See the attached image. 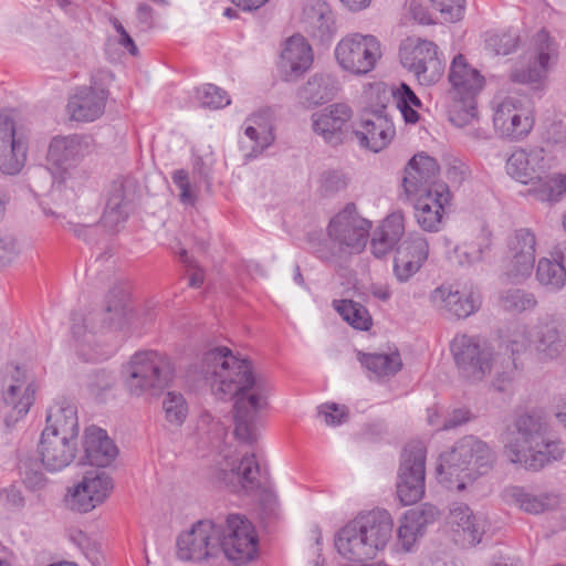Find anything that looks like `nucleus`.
<instances>
[{"mask_svg": "<svg viewBox=\"0 0 566 566\" xmlns=\"http://www.w3.org/2000/svg\"><path fill=\"white\" fill-rule=\"evenodd\" d=\"M201 373L212 380L220 398H234L235 437L245 443L258 439L256 420L269 406L272 385L253 373L252 364L232 354L227 347H214L203 354Z\"/></svg>", "mask_w": 566, "mask_h": 566, "instance_id": "nucleus-1", "label": "nucleus"}, {"mask_svg": "<svg viewBox=\"0 0 566 566\" xmlns=\"http://www.w3.org/2000/svg\"><path fill=\"white\" fill-rule=\"evenodd\" d=\"M503 436L504 453L514 463L531 471L559 461L565 454L563 443L553 438L548 427L539 418L522 415Z\"/></svg>", "mask_w": 566, "mask_h": 566, "instance_id": "nucleus-2", "label": "nucleus"}, {"mask_svg": "<svg viewBox=\"0 0 566 566\" xmlns=\"http://www.w3.org/2000/svg\"><path fill=\"white\" fill-rule=\"evenodd\" d=\"M394 522L386 510H371L358 514L337 531L334 544L345 559L367 565L384 551L391 538Z\"/></svg>", "mask_w": 566, "mask_h": 566, "instance_id": "nucleus-3", "label": "nucleus"}, {"mask_svg": "<svg viewBox=\"0 0 566 566\" xmlns=\"http://www.w3.org/2000/svg\"><path fill=\"white\" fill-rule=\"evenodd\" d=\"M495 461L496 454L485 441L465 436L439 455L437 478L447 488L462 491L468 482L489 472Z\"/></svg>", "mask_w": 566, "mask_h": 566, "instance_id": "nucleus-4", "label": "nucleus"}, {"mask_svg": "<svg viewBox=\"0 0 566 566\" xmlns=\"http://www.w3.org/2000/svg\"><path fill=\"white\" fill-rule=\"evenodd\" d=\"M213 431L211 444L219 450V454L211 468V480L233 492L255 490L260 484V467L255 455L247 453L239 459L235 455V449L226 443L228 431L220 421L213 423Z\"/></svg>", "mask_w": 566, "mask_h": 566, "instance_id": "nucleus-5", "label": "nucleus"}, {"mask_svg": "<svg viewBox=\"0 0 566 566\" xmlns=\"http://www.w3.org/2000/svg\"><path fill=\"white\" fill-rule=\"evenodd\" d=\"M93 139L87 135L55 136L49 145L46 164L52 186L76 190L85 178L78 163L92 151Z\"/></svg>", "mask_w": 566, "mask_h": 566, "instance_id": "nucleus-6", "label": "nucleus"}, {"mask_svg": "<svg viewBox=\"0 0 566 566\" xmlns=\"http://www.w3.org/2000/svg\"><path fill=\"white\" fill-rule=\"evenodd\" d=\"M170 359L156 350L135 353L123 366L124 385L130 396H155L172 379Z\"/></svg>", "mask_w": 566, "mask_h": 566, "instance_id": "nucleus-7", "label": "nucleus"}, {"mask_svg": "<svg viewBox=\"0 0 566 566\" xmlns=\"http://www.w3.org/2000/svg\"><path fill=\"white\" fill-rule=\"evenodd\" d=\"M448 81L450 84L449 96L453 102L455 116L463 122H470L476 117V97L485 86V77L469 63L468 59L459 53L449 67Z\"/></svg>", "mask_w": 566, "mask_h": 566, "instance_id": "nucleus-8", "label": "nucleus"}, {"mask_svg": "<svg viewBox=\"0 0 566 566\" xmlns=\"http://www.w3.org/2000/svg\"><path fill=\"white\" fill-rule=\"evenodd\" d=\"M451 353L460 375L470 381H481L493 370L502 371L500 354L486 343L468 335H458L451 343ZM496 380L494 377L493 382Z\"/></svg>", "mask_w": 566, "mask_h": 566, "instance_id": "nucleus-9", "label": "nucleus"}, {"mask_svg": "<svg viewBox=\"0 0 566 566\" xmlns=\"http://www.w3.org/2000/svg\"><path fill=\"white\" fill-rule=\"evenodd\" d=\"M334 56L338 66L353 75H366L375 70L382 56L381 43L373 34L352 32L335 45Z\"/></svg>", "mask_w": 566, "mask_h": 566, "instance_id": "nucleus-10", "label": "nucleus"}, {"mask_svg": "<svg viewBox=\"0 0 566 566\" xmlns=\"http://www.w3.org/2000/svg\"><path fill=\"white\" fill-rule=\"evenodd\" d=\"M401 65L420 85L431 86L438 83L444 72V65L439 59L438 46L432 41L409 36L399 46Z\"/></svg>", "mask_w": 566, "mask_h": 566, "instance_id": "nucleus-11", "label": "nucleus"}, {"mask_svg": "<svg viewBox=\"0 0 566 566\" xmlns=\"http://www.w3.org/2000/svg\"><path fill=\"white\" fill-rule=\"evenodd\" d=\"M492 111L494 129L503 138L523 140L534 127V108L525 98L511 95L495 96Z\"/></svg>", "mask_w": 566, "mask_h": 566, "instance_id": "nucleus-12", "label": "nucleus"}, {"mask_svg": "<svg viewBox=\"0 0 566 566\" xmlns=\"http://www.w3.org/2000/svg\"><path fill=\"white\" fill-rule=\"evenodd\" d=\"M222 525L211 520L198 521L181 532L176 541L177 557L184 562L201 563L221 553Z\"/></svg>", "mask_w": 566, "mask_h": 566, "instance_id": "nucleus-13", "label": "nucleus"}, {"mask_svg": "<svg viewBox=\"0 0 566 566\" xmlns=\"http://www.w3.org/2000/svg\"><path fill=\"white\" fill-rule=\"evenodd\" d=\"M427 449L422 442L409 443L401 454L397 479V496L403 505H412L424 494Z\"/></svg>", "mask_w": 566, "mask_h": 566, "instance_id": "nucleus-14", "label": "nucleus"}, {"mask_svg": "<svg viewBox=\"0 0 566 566\" xmlns=\"http://www.w3.org/2000/svg\"><path fill=\"white\" fill-rule=\"evenodd\" d=\"M371 222L360 217L354 203H348L329 222V239L339 251L360 252L367 242Z\"/></svg>", "mask_w": 566, "mask_h": 566, "instance_id": "nucleus-15", "label": "nucleus"}, {"mask_svg": "<svg viewBox=\"0 0 566 566\" xmlns=\"http://www.w3.org/2000/svg\"><path fill=\"white\" fill-rule=\"evenodd\" d=\"M112 488V480L104 471H88L80 482L67 489L65 505L74 512H91L106 500Z\"/></svg>", "mask_w": 566, "mask_h": 566, "instance_id": "nucleus-16", "label": "nucleus"}, {"mask_svg": "<svg viewBox=\"0 0 566 566\" xmlns=\"http://www.w3.org/2000/svg\"><path fill=\"white\" fill-rule=\"evenodd\" d=\"M532 347V329L525 324H510L501 335V349L511 355L504 357L500 354L502 371H497L494 388L499 391H506L516 371L515 356Z\"/></svg>", "mask_w": 566, "mask_h": 566, "instance_id": "nucleus-17", "label": "nucleus"}, {"mask_svg": "<svg viewBox=\"0 0 566 566\" xmlns=\"http://www.w3.org/2000/svg\"><path fill=\"white\" fill-rule=\"evenodd\" d=\"M227 528L228 534L222 533L221 537V553L237 563L251 560L258 549V537L251 522L240 514H230Z\"/></svg>", "mask_w": 566, "mask_h": 566, "instance_id": "nucleus-18", "label": "nucleus"}, {"mask_svg": "<svg viewBox=\"0 0 566 566\" xmlns=\"http://www.w3.org/2000/svg\"><path fill=\"white\" fill-rule=\"evenodd\" d=\"M27 137L13 119L0 113V170L7 175L21 171L27 160Z\"/></svg>", "mask_w": 566, "mask_h": 566, "instance_id": "nucleus-19", "label": "nucleus"}, {"mask_svg": "<svg viewBox=\"0 0 566 566\" xmlns=\"http://www.w3.org/2000/svg\"><path fill=\"white\" fill-rule=\"evenodd\" d=\"M537 240L527 228L515 230L507 241L509 261L506 274L516 280H524L532 273L535 263Z\"/></svg>", "mask_w": 566, "mask_h": 566, "instance_id": "nucleus-20", "label": "nucleus"}, {"mask_svg": "<svg viewBox=\"0 0 566 566\" xmlns=\"http://www.w3.org/2000/svg\"><path fill=\"white\" fill-rule=\"evenodd\" d=\"M415 198V217L422 230L434 232L440 229L444 209L451 201L447 185H436L431 190L409 195Z\"/></svg>", "mask_w": 566, "mask_h": 566, "instance_id": "nucleus-21", "label": "nucleus"}, {"mask_svg": "<svg viewBox=\"0 0 566 566\" xmlns=\"http://www.w3.org/2000/svg\"><path fill=\"white\" fill-rule=\"evenodd\" d=\"M553 166L544 147L516 148L506 159V172L522 184H528Z\"/></svg>", "mask_w": 566, "mask_h": 566, "instance_id": "nucleus-22", "label": "nucleus"}, {"mask_svg": "<svg viewBox=\"0 0 566 566\" xmlns=\"http://www.w3.org/2000/svg\"><path fill=\"white\" fill-rule=\"evenodd\" d=\"M350 118L349 106L336 103L312 114V129L325 143L337 146L345 139Z\"/></svg>", "mask_w": 566, "mask_h": 566, "instance_id": "nucleus-23", "label": "nucleus"}, {"mask_svg": "<svg viewBox=\"0 0 566 566\" xmlns=\"http://www.w3.org/2000/svg\"><path fill=\"white\" fill-rule=\"evenodd\" d=\"M448 525L457 542L463 546H474L482 541L488 522L483 514L474 513L469 505L454 503L449 511Z\"/></svg>", "mask_w": 566, "mask_h": 566, "instance_id": "nucleus-24", "label": "nucleus"}, {"mask_svg": "<svg viewBox=\"0 0 566 566\" xmlns=\"http://www.w3.org/2000/svg\"><path fill=\"white\" fill-rule=\"evenodd\" d=\"M108 91L102 86L84 85L70 95L66 111L72 120L90 123L105 112Z\"/></svg>", "mask_w": 566, "mask_h": 566, "instance_id": "nucleus-25", "label": "nucleus"}, {"mask_svg": "<svg viewBox=\"0 0 566 566\" xmlns=\"http://www.w3.org/2000/svg\"><path fill=\"white\" fill-rule=\"evenodd\" d=\"M430 301L438 310L453 317L465 318L475 313L481 305V296L476 291H459L453 285H441L430 294Z\"/></svg>", "mask_w": 566, "mask_h": 566, "instance_id": "nucleus-26", "label": "nucleus"}, {"mask_svg": "<svg viewBox=\"0 0 566 566\" xmlns=\"http://www.w3.org/2000/svg\"><path fill=\"white\" fill-rule=\"evenodd\" d=\"M536 60L527 70L515 67L512 70L510 78L513 82L522 84H539L542 83L549 70L551 61L557 59V44L549 34L542 30L536 34Z\"/></svg>", "mask_w": 566, "mask_h": 566, "instance_id": "nucleus-27", "label": "nucleus"}, {"mask_svg": "<svg viewBox=\"0 0 566 566\" xmlns=\"http://www.w3.org/2000/svg\"><path fill=\"white\" fill-rule=\"evenodd\" d=\"M506 503L526 514L538 515L559 507L560 494L555 491H534L523 486H509L503 491Z\"/></svg>", "mask_w": 566, "mask_h": 566, "instance_id": "nucleus-28", "label": "nucleus"}, {"mask_svg": "<svg viewBox=\"0 0 566 566\" xmlns=\"http://www.w3.org/2000/svg\"><path fill=\"white\" fill-rule=\"evenodd\" d=\"M355 136L361 148L379 153L391 144L396 136V129L387 115L374 113L361 120L355 130Z\"/></svg>", "mask_w": 566, "mask_h": 566, "instance_id": "nucleus-29", "label": "nucleus"}, {"mask_svg": "<svg viewBox=\"0 0 566 566\" xmlns=\"http://www.w3.org/2000/svg\"><path fill=\"white\" fill-rule=\"evenodd\" d=\"M76 452V439L42 432L38 453L48 471L57 472L69 467L74 461Z\"/></svg>", "mask_w": 566, "mask_h": 566, "instance_id": "nucleus-30", "label": "nucleus"}, {"mask_svg": "<svg viewBox=\"0 0 566 566\" xmlns=\"http://www.w3.org/2000/svg\"><path fill=\"white\" fill-rule=\"evenodd\" d=\"M438 174L439 165L434 158L424 154L415 155L405 168V192L409 196L431 190L436 185H444L437 180Z\"/></svg>", "mask_w": 566, "mask_h": 566, "instance_id": "nucleus-31", "label": "nucleus"}, {"mask_svg": "<svg viewBox=\"0 0 566 566\" xmlns=\"http://www.w3.org/2000/svg\"><path fill=\"white\" fill-rule=\"evenodd\" d=\"M313 62V49L304 36L296 34L285 41L280 69L286 81L301 77L312 67Z\"/></svg>", "mask_w": 566, "mask_h": 566, "instance_id": "nucleus-32", "label": "nucleus"}, {"mask_svg": "<svg viewBox=\"0 0 566 566\" xmlns=\"http://www.w3.org/2000/svg\"><path fill=\"white\" fill-rule=\"evenodd\" d=\"M429 255V243L420 234L405 240L399 248L394 261V272L398 281L407 282L413 276Z\"/></svg>", "mask_w": 566, "mask_h": 566, "instance_id": "nucleus-33", "label": "nucleus"}, {"mask_svg": "<svg viewBox=\"0 0 566 566\" xmlns=\"http://www.w3.org/2000/svg\"><path fill=\"white\" fill-rule=\"evenodd\" d=\"M133 190L134 185L132 180L126 178H118L111 184L105 209L101 218L104 228L116 230L119 224L126 221Z\"/></svg>", "mask_w": 566, "mask_h": 566, "instance_id": "nucleus-34", "label": "nucleus"}, {"mask_svg": "<svg viewBox=\"0 0 566 566\" xmlns=\"http://www.w3.org/2000/svg\"><path fill=\"white\" fill-rule=\"evenodd\" d=\"M12 378L14 384L9 385L3 391V401L12 409L7 417L8 423L18 421L29 412L36 390L33 382H28V374L24 369L15 367Z\"/></svg>", "mask_w": 566, "mask_h": 566, "instance_id": "nucleus-35", "label": "nucleus"}, {"mask_svg": "<svg viewBox=\"0 0 566 566\" xmlns=\"http://www.w3.org/2000/svg\"><path fill=\"white\" fill-rule=\"evenodd\" d=\"M243 129L245 137L251 142V150L245 154V157L254 159L269 148L275 139L272 112L269 108H262L253 113L245 119Z\"/></svg>", "mask_w": 566, "mask_h": 566, "instance_id": "nucleus-36", "label": "nucleus"}, {"mask_svg": "<svg viewBox=\"0 0 566 566\" xmlns=\"http://www.w3.org/2000/svg\"><path fill=\"white\" fill-rule=\"evenodd\" d=\"M78 431L75 406L65 398L55 400L48 410L46 426L42 432L77 440Z\"/></svg>", "mask_w": 566, "mask_h": 566, "instance_id": "nucleus-37", "label": "nucleus"}, {"mask_svg": "<svg viewBox=\"0 0 566 566\" xmlns=\"http://www.w3.org/2000/svg\"><path fill=\"white\" fill-rule=\"evenodd\" d=\"M438 514V509L431 504H423L420 509L405 513L398 527V539L406 551L411 549L417 539L423 535L426 527L436 521Z\"/></svg>", "mask_w": 566, "mask_h": 566, "instance_id": "nucleus-38", "label": "nucleus"}, {"mask_svg": "<svg viewBox=\"0 0 566 566\" xmlns=\"http://www.w3.org/2000/svg\"><path fill=\"white\" fill-rule=\"evenodd\" d=\"M83 447L86 462L98 468L111 464L117 454V448L106 431L94 426L85 430Z\"/></svg>", "mask_w": 566, "mask_h": 566, "instance_id": "nucleus-39", "label": "nucleus"}, {"mask_svg": "<svg viewBox=\"0 0 566 566\" xmlns=\"http://www.w3.org/2000/svg\"><path fill=\"white\" fill-rule=\"evenodd\" d=\"M339 83L331 73H315L298 90V98L306 106H317L335 97Z\"/></svg>", "mask_w": 566, "mask_h": 566, "instance_id": "nucleus-40", "label": "nucleus"}, {"mask_svg": "<svg viewBox=\"0 0 566 566\" xmlns=\"http://www.w3.org/2000/svg\"><path fill=\"white\" fill-rule=\"evenodd\" d=\"M405 232V218L402 212L390 213L374 232L371 250L375 256L386 255L401 239Z\"/></svg>", "mask_w": 566, "mask_h": 566, "instance_id": "nucleus-41", "label": "nucleus"}, {"mask_svg": "<svg viewBox=\"0 0 566 566\" xmlns=\"http://www.w3.org/2000/svg\"><path fill=\"white\" fill-rule=\"evenodd\" d=\"M535 277L538 284L549 293H557L566 286V268L560 252L552 258H541L537 262Z\"/></svg>", "mask_w": 566, "mask_h": 566, "instance_id": "nucleus-42", "label": "nucleus"}, {"mask_svg": "<svg viewBox=\"0 0 566 566\" xmlns=\"http://www.w3.org/2000/svg\"><path fill=\"white\" fill-rule=\"evenodd\" d=\"M532 347L541 361L557 358L564 349L559 328L554 324H543L532 331Z\"/></svg>", "mask_w": 566, "mask_h": 566, "instance_id": "nucleus-43", "label": "nucleus"}, {"mask_svg": "<svg viewBox=\"0 0 566 566\" xmlns=\"http://www.w3.org/2000/svg\"><path fill=\"white\" fill-rule=\"evenodd\" d=\"M86 318L77 314L72 317L71 329L77 343L78 354L87 361L107 358L112 354V350L97 348L95 334L86 331Z\"/></svg>", "mask_w": 566, "mask_h": 566, "instance_id": "nucleus-44", "label": "nucleus"}, {"mask_svg": "<svg viewBox=\"0 0 566 566\" xmlns=\"http://www.w3.org/2000/svg\"><path fill=\"white\" fill-rule=\"evenodd\" d=\"M302 22L312 36L323 39L331 29V15L326 3L323 0H305Z\"/></svg>", "mask_w": 566, "mask_h": 566, "instance_id": "nucleus-45", "label": "nucleus"}, {"mask_svg": "<svg viewBox=\"0 0 566 566\" xmlns=\"http://www.w3.org/2000/svg\"><path fill=\"white\" fill-rule=\"evenodd\" d=\"M357 358L377 378L392 377L402 367L401 357L398 352L389 354H364L359 352Z\"/></svg>", "mask_w": 566, "mask_h": 566, "instance_id": "nucleus-46", "label": "nucleus"}, {"mask_svg": "<svg viewBox=\"0 0 566 566\" xmlns=\"http://www.w3.org/2000/svg\"><path fill=\"white\" fill-rule=\"evenodd\" d=\"M334 308L356 329L367 331L371 325V317L368 311L359 303L352 300L334 301Z\"/></svg>", "mask_w": 566, "mask_h": 566, "instance_id": "nucleus-47", "label": "nucleus"}, {"mask_svg": "<svg viewBox=\"0 0 566 566\" xmlns=\"http://www.w3.org/2000/svg\"><path fill=\"white\" fill-rule=\"evenodd\" d=\"M392 96L405 122L416 124L419 120V114L416 108H420L422 103L410 86L406 83H400L392 91Z\"/></svg>", "mask_w": 566, "mask_h": 566, "instance_id": "nucleus-48", "label": "nucleus"}, {"mask_svg": "<svg viewBox=\"0 0 566 566\" xmlns=\"http://www.w3.org/2000/svg\"><path fill=\"white\" fill-rule=\"evenodd\" d=\"M530 193L542 202H556L566 193V175L554 174L544 180H539L538 186L530 189Z\"/></svg>", "mask_w": 566, "mask_h": 566, "instance_id": "nucleus-49", "label": "nucleus"}, {"mask_svg": "<svg viewBox=\"0 0 566 566\" xmlns=\"http://www.w3.org/2000/svg\"><path fill=\"white\" fill-rule=\"evenodd\" d=\"M485 49L494 55H509L518 45V35L513 31H492L485 34Z\"/></svg>", "mask_w": 566, "mask_h": 566, "instance_id": "nucleus-50", "label": "nucleus"}, {"mask_svg": "<svg viewBox=\"0 0 566 566\" xmlns=\"http://www.w3.org/2000/svg\"><path fill=\"white\" fill-rule=\"evenodd\" d=\"M501 305L506 311L522 313L533 310L537 305V300L531 292L512 289L501 296Z\"/></svg>", "mask_w": 566, "mask_h": 566, "instance_id": "nucleus-51", "label": "nucleus"}, {"mask_svg": "<svg viewBox=\"0 0 566 566\" xmlns=\"http://www.w3.org/2000/svg\"><path fill=\"white\" fill-rule=\"evenodd\" d=\"M440 23H453L464 15V0H429Z\"/></svg>", "mask_w": 566, "mask_h": 566, "instance_id": "nucleus-52", "label": "nucleus"}, {"mask_svg": "<svg viewBox=\"0 0 566 566\" xmlns=\"http://www.w3.org/2000/svg\"><path fill=\"white\" fill-rule=\"evenodd\" d=\"M196 99L200 106L212 109L228 106L231 102L228 93L213 84H205L196 88Z\"/></svg>", "mask_w": 566, "mask_h": 566, "instance_id": "nucleus-53", "label": "nucleus"}, {"mask_svg": "<svg viewBox=\"0 0 566 566\" xmlns=\"http://www.w3.org/2000/svg\"><path fill=\"white\" fill-rule=\"evenodd\" d=\"M166 419L172 424H181L188 413L185 398L180 394L168 392L163 401Z\"/></svg>", "mask_w": 566, "mask_h": 566, "instance_id": "nucleus-54", "label": "nucleus"}, {"mask_svg": "<svg viewBox=\"0 0 566 566\" xmlns=\"http://www.w3.org/2000/svg\"><path fill=\"white\" fill-rule=\"evenodd\" d=\"M407 13L419 24H436L438 17L434 14L429 0H409Z\"/></svg>", "mask_w": 566, "mask_h": 566, "instance_id": "nucleus-55", "label": "nucleus"}, {"mask_svg": "<svg viewBox=\"0 0 566 566\" xmlns=\"http://www.w3.org/2000/svg\"><path fill=\"white\" fill-rule=\"evenodd\" d=\"M483 241L485 242L484 245L463 244L454 248V261L460 265H471L480 262L483 259L485 250H488L490 245L486 238H484Z\"/></svg>", "mask_w": 566, "mask_h": 566, "instance_id": "nucleus-56", "label": "nucleus"}, {"mask_svg": "<svg viewBox=\"0 0 566 566\" xmlns=\"http://www.w3.org/2000/svg\"><path fill=\"white\" fill-rule=\"evenodd\" d=\"M171 179L179 189V200L181 203L193 206L197 199V191L190 182L188 171L185 169L175 170Z\"/></svg>", "mask_w": 566, "mask_h": 566, "instance_id": "nucleus-57", "label": "nucleus"}, {"mask_svg": "<svg viewBox=\"0 0 566 566\" xmlns=\"http://www.w3.org/2000/svg\"><path fill=\"white\" fill-rule=\"evenodd\" d=\"M21 244L12 234H0V270L17 261Z\"/></svg>", "mask_w": 566, "mask_h": 566, "instance_id": "nucleus-58", "label": "nucleus"}, {"mask_svg": "<svg viewBox=\"0 0 566 566\" xmlns=\"http://www.w3.org/2000/svg\"><path fill=\"white\" fill-rule=\"evenodd\" d=\"M318 416L323 418L327 426H339L347 420L348 409L346 406H339L334 402L325 403L318 407Z\"/></svg>", "mask_w": 566, "mask_h": 566, "instance_id": "nucleus-59", "label": "nucleus"}, {"mask_svg": "<svg viewBox=\"0 0 566 566\" xmlns=\"http://www.w3.org/2000/svg\"><path fill=\"white\" fill-rule=\"evenodd\" d=\"M106 314L109 316V326L120 327L126 318V296L123 292L115 301H109L106 307Z\"/></svg>", "mask_w": 566, "mask_h": 566, "instance_id": "nucleus-60", "label": "nucleus"}, {"mask_svg": "<svg viewBox=\"0 0 566 566\" xmlns=\"http://www.w3.org/2000/svg\"><path fill=\"white\" fill-rule=\"evenodd\" d=\"M347 176L342 171H329L324 176V187L328 191H339L346 188Z\"/></svg>", "mask_w": 566, "mask_h": 566, "instance_id": "nucleus-61", "label": "nucleus"}, {"mask_svg": "<svg viewBox=\"0 0 566 566\" xmlns=\"http://www.w3.org/2000/svg\"><path fill=\"white\" fill-rule=\"evenodd\" d=\"M180 260L193 270L189 277V285L192 287H199L203 283L202 271L200 269H198L197 265L193 263V261L188 256V253L186 250H181Z\"/></svg>", "mask_w": 566, "mask_h": 566, "instance_id": "nucleus-62", "label": "nucleus"}, {"mask_svg": "<svg viewBox=\"0 0 566 566\" xmlns=\"http://www.w3.org/2000/svg\"><path fill=\"white\" fill-rule=\"evenodd\" d=\"M0 499L11 507H21L24 504L22 493L15 486H10L2 490L0 493Z\"/></svg>", "mask_w": 566, "mask_h": 566, "instance_id": "nucleus-63", "label": "nucleus"}, {"mask_svg": "<svg viewBox=\"0 0 566 566\" xmlns=\"http://www.w3.org/2000/svg\"><path fill=\"white\" fill-rule=\"evenodd\" d=\"M469 420V411L464 409L454 410L452 416L443 422L441 429L448 430L455 428Z\"/></svg>", "mask_w": 566, "mask_h": 566, "instance_id": "nucleus-64", "label": "nucleus"}]
</instances>
